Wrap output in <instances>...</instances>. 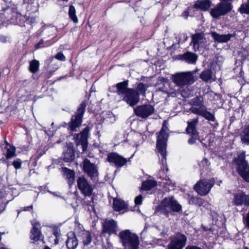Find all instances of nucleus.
I'll use <instances>...</instances> for the list:
<instances>
[{"mask_svg": "<svg viewBox=\"0 0 249 249\" xmlns=\"http://www.w3.org/2000/svg\"><path fill=\"white\" fill-rule=\"evenodd\" d=\"M31 224L33 226L32 229H39L41 228V226L39 222L36 220L34 219L31 221Z\"/></svg>", "mask_w": 249, "mask_h": 249, "instance_id": "41", "label": "nucleus"}, {"mask_svg": "<svg viewBox=\"0 0 249 249\" xmlns=\"http://www.w3.org/2000/svg\"><path fill=\"white\" fill-rule=\"evenodd\" d=\"M238 10L242 14H249V0H248L247 3L242 4Z\"/></svg>", "mask_w": 249, "mask_h": 249, "instance_id": "38", "label": "nucleus"}, {"mask_svg": "<svg viewBox=\"0 0 249 249\" xmlns=\"http://www.w3.org/2000/svg\"><path fill=\"white\" fill-rule=\"evenodd\" d=\"M44 249H51L50 248L48 247H46L44 248Z\"/></svg>", "mask_w": 249, "mask_h": 249, "instance_id": "58", "label": "nucleus"}, {"mask_svg": "<svg viewBox=\"0 0 249 249\" xmlns=\"http://www.w3.org/2000/svg\"><path fill=\"white\" fill-rule=\"evenodd\" d=\"M245 152H242L234 161L237 166V171L246 181L249 182V164L245 160Z\"/></svg>", "mask_w": 249, "mask_h": 249, "instance_id": "6", "label": "nucleus"}, {"mask_svg": "<svg viewBox=\"0 0 249 249\" xmlns=\"http://www.w3.org/2000/svg\"><path fill=\"white\" fill-rule=\"evenodd\" d=\"M127 86V81L118 83L116 85L117 93L127 104L133 107L139 102L140 98L136 90L128 88Z\"/></svg>", "mask_w": 249, "mask_h": 249, "instance_id": "1", "label": "nucleus"}, {"mask_svg": "<svg viewBox=\"0 0 249 249\" xmlns=\"http://www.w3.org/2000/svg\"><path fill=\"white\" fill-rule=\"evenodd\" d=\"M83 170L92 179H95L98 175L96 166L91 163L89 160L85 159L83 162Z\"/></svg>", "mask_w": 249, "mask_h": 249, "instance_id": "14", "label": "nucleus"}, {"mask_svg": "<svg viewBox=\"0 0 249 249\" xmlns=\"http://www.w3.org/2000/svg\"><path fill=\"white\" fill-rule=\"evenodd\" d=\"M55 58L64 61L65 60V56L61 52L58 53L55 56Z\"/></svg>", "mask_w": 249, "mask_h": 249, "instance_id": "43", "label": "nucleus"}, {"mask_svg": "<svg viewBox=\"0 0 249 249\" xmlns=\"http://www.w3.org/2000/svg\"><path fill=\"white\" fill-rule=\"evenodd\" d=\"M80 237L85 246L88 245L91 241V233L89 231H82L80 234Z\"/></svg>", "mask_w": 249, "mask_h": 249, "instance_id": "29", "label": "nucleus"}, {"mask_svg": "<svg viewBox=\"0 0 249 249\" xmlns=\"http://www.w3.org/2000/svg\"><path fill=\"white\" fill-rule=\"evenodd\" d=\"M119 237L125 249H138L140 242L137 234L125 230L120 232Z\"/></svg>", "mask_w": 249, "mask_h": 249, "instance_id": "5", "label": "nucleus"}, {"mask_svg": "<svg viewBox=\"0 0 249 249\" xmlns=\"http://www.w3.org/2000/svg\"><path fill=\"white\" fill-rule=\"evenodd\" d=\"M1 232H0V241H1Z\"/></svg>", "mask_w": 249, "mask_h": 249, "instance_id": "59", "label": "nucleus"}, {"mask_svg": "<svg viewBox=\"0 0 249 249\" xmlns=\"http://www.w3.org/2000/svg\"><path fill=\"white\" fill-rule=\"evenodd\" d=\"M200 78L206 82H212L215 80V77L212 74L211 70L204 71L200 74Z\"/></svg>", "mask_w": 249, "mask_h": 249, "instance_id": "23", "label": "nucleus"}, {"mask_svg": "<svg viewBox=\"0 0 249 249\" xmlns=\"http://www.w3.org/2000/svg\"><path fill=\"white\" fill-rule=\"evenodd\" d=\"M211 35L213 38L219 43L227 42L230 40L232 36L231 34L219 35L215 32H212Z\"/></svg>", "mask_w": 249, "mask_h": 249, "instance_id": "21", "label": "nucleus"}, {"mask_svg": "<svg viewBox=\"0 0 249 249\" xmlns=\"http://www.w3.org/2000/svg\"><path fill=\"white\" fill-rule=\"evenodd\" d=\"M198 122L197 118L193 119L190 122H188L186 128L187 133L191 134L194 136H198V133L196 129V125Z\"/></svg>", "mask_w": 249, "mask_h": 249, "instance_id": "25", "label": "nucleus"}, {"mask_svg": "<svg viewBox=\"0 0 249 249\" xmlns=\"http://www.w3.org/2000/svg\"><path fill=\"white\" fill-rule=\"evenodd\" d=\"M3 0L5 1H6L7 0Z\"/></svg>", "mask_w": 249, "mask_h": 249, "instance_id": "63", "label": "nucleus"}, {"mask_svg": "<svg viewBox=\"0 0 249 249\" xmlns=\"http://www.w3.org/2000/svg\"><path fill=\"white\" fill-rule=\"evenodd\" d=\"M212 4L210 0H197L194 5V7L202 11H207Z\"/></svg>", "mask_w": 249, "mask_h": 249, "instance_id": "20", "label": "nucleus"}, {"mask_svg": "<svg viewBox=\"0 0 249 249\" xmlns=\"http://www.w3.org/2000/svg\"><path fill=\"white\" fill-rule=\"evenodd\" d=\"M186 241V236L182 233L178 232L172 237L168 246V249H182L185 247Z\"/></svg>", "mask_w": 249, "mask_h": 249, "instance_id": "11", "label": "nucleus"}, {"mask_svg": "<svg viewBox=\"0 0 249 249\" xmlns=\"http://www.w3.org/2000/svg\"><path fill=\"white\" fill-rule=\"evenodd\" d=\"M167 127L163 125L157 137V148L160 153L159 155L160 159V163L163 167V169L166 168V142L168 135L167 133Z\"/></svg>", "mask_w": 249, "mask_h": 249, "instance_id": "2", "label": "nucleus"}, {"mask_svg": "<svg viewBox=\"0 0 249 249\" xmlns=\"http://www.w3.org/2000/svg\"><path fill=\"white\" fill-rule=\"evenodd\" d=\"M4 18V12L3 11V13H0V28L6 22Z\"/></svg>", "mask_w": 249, "mask_h": 249, "instance_id": "45", "label": "nucleus"}, {"mask_svg": "<svg viewBox=\"0 0 249 249\" xmlns=\"http://www.w3.org/2000/svg\"><path fill=\"white\" fill-rule=\"evenodd\" d=\"M0 41L5 43L7 41V37L4 36H0Z\"/></svg>", "mask_w": 249, "mask_h": 249, "instance_id": "51", "label": "nucleus"}, {"mask_svg": "<svg viewBox=\"0 0 249 249\" xmlns=\"http://www.w3.org/2000/svg\"><path fill=\"white\" fill-rule=\"evenodd\" d=\"M197 136H194L193 135V136H192L190 139H189L188 140V143L190 144H193L195 143V142L196 140Z\"/></svg>", "mask_w": 249, "mask_h": 249, "instance_id": "48", "label": "nucleus"}, {"mask_svg": "<svg viewBox=\"0 0 249 249\" xmlns=\"http://www.w3.org/2000/svg\"><path fill=\"white\" fill-rule=\"evenodd\" d=\"M13 165L16 169H18L21 166V162L20 160H18L13 162Z\"/></svg>", "mask_w": 249, "mask_h": 249, "instance_id": "42", "label": "nucleus"}, {"mask_svg": "<svg viewBox=\"0 0 249 249\" xmlns=\"http://www.w3.org/2000/svg\"><path fill=\"white\" fill-rule=\"evenodd\" d=\"M233 203L237 206H249V195H246L244 192H239L233 194Z\"/></svg>", "mask_w": 249, "mask_h": 249, "instance_id": "16", "label": "nucleus"}, {"mask_svg": "<svg viewBox=\"0 0 249 249\" xmlns=\"http://www.w3.org/2000/svg\"><path fill=\"white\" fill-rule=\"evenodd\" d=\"M189 8L188 10H185L182 14L181 16L184 18L185 19H186L189 16Z\"/></svg>", "mask_w": 249, "mask_h": 249, "instance_id": "50", "label": "nucleus"}, {"mask_svg": "<svg viewBox=\"0 0 249 249\" xmlns=\"http://www.w3.org/2000/svg\"><path fill=\"white\" fill-rule=\"evenodd\" d=\"M241 140L243 142L249 144V124L244 128L241 135Z\"/></svg>", "mask_w": 249, "mask_h": 249, "instance_id": "32", "label": "nucleus"}, {"mask_svg": "<svg viewBox=\"0 0 249 249\" xmlns=\"http://www.w3.org/2000/svg\"><path fill=\"white\" fill-rule=\"evenodd\" d=\"M245 223L247 226L249 228V213L247 214L245 219Z\"/></svg>", "mask_w": 249, "mask_h": 249, "instance_id": "52", "label": "nucleus"}, {"mask_svg": "<svg viewBox=\"0 0 249 249\" xmlns=\"http://www.w3.org/2000/svg\"><path fill=\"white\" fill-rule=\"evenodd\" d=\"M39 61L34 59L30 62L29 71L32 73L36 72L39 69Z\"/></svg>", "mask_w": 249, "mask_h": 249, "instance_id": "36", "label": "nucleus"}, {"mask_svg": "<svg viewBox=\"0 0 249 249\" xmlns=\"http://www.w3.org/2000/svg\"><path fill=\"white\" fill-rule=\"evenodd\" d=\"M75 157V154L73 149L69 147L67 150L64 152L63 160L66 162H70L72 161Z\"/></svg>", "mask_w": 249, "mask_h": 249, "instance_id": "28", "label": "nucleus"}, {"mask_svg": "<svg viewBox=\"0 0 249 249\" xmlns=\"http://www.w3.org/2000/svg\"><path fill=\"white\" fill-rule=\"evenodd\" d=\"M43 43V40L41 39L38 43L36 45V49H38L40 48V45Z\"/></svg>", "mask_w": 249, "mask_h": 249, "instance_id": "53", "label": "nucleus"}, {"mask_svg": "<svg viewBox=\"0 0 249 249\" xmlns=\"http://www.w3.org/2000/svg\"><path fill=\"white\" fill-rule=\"evenodd\" d=\"M50 193H52V194H53L54 196H57V194H56V192H54V193H52L51 192H49Z\"/></svg>", "mask_w": 249, "mask_h": 249, "instance_id": "55", "label": "nucleus"}, {"mask_svg": "<svg viewBox=\"0 0 249 249\" xmlns=\"http://www.w3.org/2000/svg\"><path fill=\"white\" fill-rule=\"evenodd\" d=\"M30 238L32 243L42 240L43 235L39 229H32L31 231Z\"/></svg>", "mask_w": 249, "mask_h": 249, "instance_id": "22", "label": "nucleus"}, {"mask_svg": "<svg viewBox=\"0 0 249 249\" xmlns=\"http://www.w3.org/2000/svg\"><path fill=\"white\" fill-rule=\"evenodd\" d=\"M67 236V239L66 241L67 249H75L78 246V241L75 233L72 231L69 232Z\"/></svg>", "mask_w": 249, "mask_h": 249, "instance_id": "19", "label": "nucleus"}, {"mask_svg": "<svg viewBox=\"0 0 249 249\" xmlns=\"http://www.w3.org/2000/svg\"><path fill=\"white\" fill-rule=\"evenodd\" d=\"M149 86H150L148 84L139 83L136 87V90L138 92L139 95L142 94V95H144L147 89L149 88Z\"/></svg>", "mask_w": 249, "mask_h": 249, "instance_id": "30", "label": "nucleus"}, {"mask_svg": "<svg viewBox=\"0 0 249 249\" xmlns=\"http://www.w3.org/2000/svg\"><path fill=\"white\" fill-rule=\"evenodd\" d=\"M4 12V18L6 21L14 24L21 25L24 21V18L20 14L12 11L11 8H7L3 9Z\"/></svg>", "mask_w": 249, "mask_h": 249, "instance_id": "10", "label": "nucleus"}, {"mask_svg": "<svg viewBox=\"0 0 249 249\" xmlns=\"http://www.w3.org/2000/svg\"><path fill=\"white\" fill-rule=\"evenodd\" d=\"M169 95H172L173 94H175V93L173 92V93H168Z\"/></svg>", "mask_w": 249, "mask_h": 249, "instance_id": "57", "label": "nucleus"}, {"mask_svg": "<svg viewBox=\"0 0 249 249\" xmlns=\"http://www.w3.org/2000/svg\"><path fill=\"white\" fill-rule=\"evenodd\" d=\"M113 205L114 210L118 212L124 210L127 207V205L124 200L116 198L114 199Z\"/></svg>", "mask_w": 249, "mask_h": 249, "instance_id": "27", "label": "nucleus"}, {"mask_svg": "<svg viewBox=\"0 0 249 249\" xmlns=\"http://www.w3.org/2000/svg\"><path fill=\"white\" fill-rule=\"evenodd\" d=\"M156 185V182L152 180H148L142 183V189L143 190H149Z\"/></svg>", "mask_w": 249, "mask_h": 249, "instance_id": "31", "label": "nucleus"}, {"mask_svg": "<svg viewBox=\"0 0 249 249\" xmlns=\"http://www.w3.org/2000/svg\"><path fill=\"white\" fill-rule=\"evenodd\" d=\"M86 104L82 103L78 107L75 115L72 116L69 124V128L72 131H77L81 125L82 117L85 111Z\"/></svg>", "mask_w": 249, "mask_h": 249, "instance_id": "8", "label": "nucleus"}, {"mask_svg": "<svg viewBox=\"0 0 249 249\" xmlns=\"http://www.w3.org/2000/svg\"><path fill=\"white\" fill-rule=\"evenodd\" d=\"M4 233H5L4 232H1V236L2 235H3Z\"/></svg>", "mask_w": 249, "mask_h": 249, "instance_id": "60", "label": "nucleus"}, {"mask_svg": "<svg viewBox=\"0 0 249 249\" xmlns=\"http://www.w3.org/2000/svg\"><path fill=\"white\" fill-rule=\"evenodd\" d=\"M197 71V69H196L193 71L177 72L172 75V81L177 86L180 88L191 85L196 79V76L195 74Z\"/></svg>", "mask_w": 249, "mask_h": 249, "instance_id": "3", "label": "nucleus"}, {"mask_svg": "<svg viewBox=\"0 0 249 249\" xmlns=\"http://www.w3.org/2000/svg\"><path fill=\"white\" fill-rule=\"evenodd\" d=\"M89 132V127H86L84 129L82 132L78 135V138L81 142L84 143L87 142Z\"/></svg>", "mask_w": 249, "mask_h": 249, "instance_id": "34", "label": "nucleus"}, {"mask_svg": "<svg viewBox=\"0 0 249 249\" xmlns=\"http://www.w3.org/2000/svg\"><path fill=\"white\" fill-rule=\"evenodd\" d=\"M182 59L187 63L195 64L197 59V56L191 52H187L182 56Z\"/></svg>", "mask_w": 249, "mask_h": 249, "instance_id": "26", "label": "nucleus"}, {"mask_svg": "<svg viewBox=\"0 0 249 249\" xmlns=\"http://www.w3.org/2000/svg\"><path fill=\"white\" fill-rule=\"evenodd\" d=\"M142 197L141 195L137 196L135 199V203L136 205H140L142 204Z\"/></svg>", "mask_w": 249, "mask_h": 249, "instance_id": "44", "label": "nucleus"}, {"mask_svg": "<svg viewBox=\"0 0 249 249\" xmlns=\"http://www.w3.org/2000/svg\"><path fill=\"white\" fill-rule=\"evenodd\" d=\"M75 13L76 10L74 7L72 5L70 6L69 10V17L74 23H77L78 22V18Z\"/></svg>", "mask_w": 249, "mask_h": 249, "instance_id": "37", "label": "nucleus"}, {"mask_svg": "<svg viewBox=\"0 0 249 249\" xmlns=\"http://www.w3.org/2000/svg\"><path fill=\"white\" fill-rule=\"evenodd\" d=\"M55 236V239L54 240V245H56L58 244L59 240H60V236L59 233L58 232L54 233V234Z\"/></svg>", "mask_w": 249, "mask_h": 249, "instance_id": "47", "label": "nucleus"}, {"mask_svg": "<svg viewBox=\"0 0 249 249\" xmlns=\"http://www.w3.org/2000/svg\"><path fill=\"white\" fill-rule=\"evenodd\" d=\"M181 206L173 196L165 197L156 208L155 212L159 214L168 215L172 212H178Z\"/></svg>", "mask_w": 249, "mask_h": 249, "instance_id": "4", "label": "nucleus"}, {"mask_svg": "<svg viewBox=\"0 0 249 249\" xmlns=\"http://www.w3.org/2000/svg\"><path fill=\"white\" fill-rule=\"evenodd\" d=\"M203 161L206 162L207 160L205 159Z\"/></svg>", "mask_w": 249, "mask_h": 249, "instance_id": "61", "label": "nucleus"}, {"mask_svg": "<svg viewBox=\"0 0 249 249\" xmlns=\"http://www.w3.org/2000/svg\"><path fill=\"white\" fill-rule=\"evenodd\" d=\"M64 176L68 180L69 185L71 186L74 181L75 173L74 171L67 168H62Z\"/></svg>", "mask_w": 249, "mask_h": 249, "instance_id": "24", "label": "nucleus"}, {"mask_svg": "<svg viewBox=\"0 0 249 249\" xmlns=\"http://www.w3.org/2000/svg\"><path fill=\"white\" fill-rule=\"evenodd\" d=\"M192 106L196 107L199 106H204L201 97H196L192 100Z\"/></svg>", "mask_w": 249, "mask_h": 249, "instance_id": "40", "label": "nucleus"}, {"mask_svg": "<svg viewBox=\"0 0 249 249\" xmlns=\"http://www.w3.org/2000/svg\"><path fill=\"white\" fill-rule=\"evenodd\" d=\"M189 197L188 202L190 204H195L196 200L197 197H194L193 196H191L190 195L188 196Z\"/></svg>", "mask_w": 249, "mask_h": 249, "instance_id": "46", "label": "nucleus"}, {"mask_svg": "<svg viewBox=\"0 0 249 249\" xmlns=\"http://www.w3.org/2000/svg\"><path fill=\"white\" fill-rule=\"evenodd\" d=\"M232 7L231 2L220 1L211 9L210 14L213 18L218 19L227 14L232 10Z\"/></svg>", "mask_w": 249, "mask_h": 249, "instance_id": "7", "label": "nucleus"}, {"mask_svg": "<svg viewBox=\"0 0 249 249\" xmlns=\"http://www.w3.org/2000/svg\"><path fill=\"white\" fill-rule=\"evenodd\" d=\"M107 160L117 167L123 166L127 162L125 158L116 153H110L107 156Z\"/></svg>", "mask_w": 249, "mask_h": 249, "instance_id": "15", "label": "nucleus"}, {"mask_svg": "<svg viewBox=\"0 0 249 249\" xmlns=\"http://www.w3.org/2000/svg\"><path fill=\"white\" fill-rule=\"evenodd\" d=\"M206 42V38L202 34H196L192 36V42L194 50L196 51L200 48L204 47Z\"/></svg>", "mask_w": 249, "mask_h": 249, "instance_id": "17", "label": "nucleus"}, {"mask_svg": "<svg viewBox=\"0 0 249 249\" xmlns=\"http://www.w3.org/2000/svg\"><path fill=\"white\" fill-rule=\"evenodd\" d=\"M53 123H52V125H53Z\"/></svg>", "mask_w": 249, "mask_h": 249, "instance_id": "62", "label": "nucleus"}, {"mask_svg": "<svg viewBox=\"0 0 249 249\" xmlns=\"http://www.w3.org/2000/svg\"><path fill=\"white\" fill-rule=\"evenodd\" d=\"M30 209H33V205H31L30 206L26 207L24 208V211H29Z\"/></svg>", "mask_w": 249, "mask_h": 249, "instance_id": "54", "label": "nucleus"}, {"mask_svg": "<svg viewBox=\"0 0 249 249\" xmlns=\"http://www.w3.org/2000/svg\"><path fill=\"white\" fill-rule=\"evenodd\" d=\"M246 249H248L247 248H246Z\"/></svg>", "mask_w": 249, "mask_h": 249, "instance_id": "64", "label": "nucleus"}, {"mask_svg": "<svg viewBox=\"0 0 249 249\" xmlns=\"http://www.w3.org/2000/svg\"><path fill=\"white\" fill-rule=\"evenodd\" d=\"M77 183L82 194L85 196H90L91 195L93 188L85 178L79 177L77 179Z\"/></svg>", "mask_w": 249, "mask_h": 249, "instance_id": "12", "label": "nucleus"}, {"mask_svg": "<svg viewBox=\"0 0 249 249\" xmlns=\"http://www.w3.org/2000/svg\"><path fill=\"white\" fill-rule=\"evenodd\" d=\"M155 109L151 105L139 106L134 108L135 114L143 119L147 118L154 112Z\"/></svg>", "mask_w": 249, "mask_h": 249, "instance_id": "13", "label": "nucleus"}, {"mask_svg": "<svg viewBox=\"0 0 249 249\" xmlns=\"http://www.w3.org/2000/svg\"><path fill=\"white\" fill-rule=\"evenodd\" d=\"M203 204V200L202 198H201L199 197H197L196 198L195 204L198 205L199 206H201Z\"/></svg>", "mask_w": 249, "mask_h": 249, "instance_id": "49", "label": "nucleus"}, {"mask_svg": "<svg viewBox=\"0 0 249 249\" xmlns=\"http://www.w3.org/2000/svg\"><path fill=\"white\" fill-rule=\"evenodd\" d=\"M5 148L7 150L6 156L7 159H11L15 156L16 148L14 146L7 144Z\"/></svg>", "mask_w": 249, "mask_h": 249, "instance_id": "35", "label": "nucleus"}, {"mask_svg": "<svg viewBox=\"0 0 249 249\" xmlns=\"http://www.w3.org/2000/svg\"><path fill=\"white\" fill-rule=\"evenodd\" d=\"M214 183L213 179H202L198 181L194 186L195 191L201 196L206 195L211 191Z\"/></svg>", "mask_w": 249, "mask_h": 249, "instance_id": "9", "label": "nucleus"}, {"mask_svg": "<svg viewBox=\"0 0 249 249\" xmlns=\"http://www.w3.org/2000/svg\"><path fill=\"white\" fill-rule=\"evenodd\" d=\"M202 116L210 121L214 122L215 120L214 115L212 114L211 112L207 111V109H205Z\"/></svg>", "mask_w": 249, "mask_h": 249, "instance_id": "39", "label": "nucleus"}, {"mask_svg": "<svg viewBox=\"0 0 249 249\" xmlns=\"http://www.w3.org/2000/svg\"><path fill=\"white\" fill-rule=\"evenodd\" d=\"M117 226L116 222L113 220L106 221L103 224V232L109 235L117 233Z\"/></svg>", "mask_w": 249, "mask_h": 249, "instance_id": "18", "label": "nucleus"}, {"mask_svg": "<svg viewBox=\"0 0 249 249\" xmlns=\"http://www.w3.org/2000/svg\"><path fill=\"white\" fill-rule=\"evenodd\" d=\"M206 109V107L204 106H199L196 107L195 106H192L190 110L194 114L202 116Z\"/></svg>", "mask_w": 249, "mask_h": 249, "instance_id": "33", "label": "nucleus"}, {"mask_svg": "<svg viewBox=\"0 0 249 249\" xmlns=\"http://www.w3.org/2000/svg\"><path fill=\"white\" fill-rule=\"evenodd\" d=\"M0 249H9L6 248V247H1L0 248Z\"/></svg>", "mask_w": 249, "mask_h": 249, "instance_id": "56", "label": "nucleus"}]
</instances>
